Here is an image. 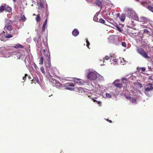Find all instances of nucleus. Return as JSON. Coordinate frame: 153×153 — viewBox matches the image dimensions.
Masks as SVG:
<instances>
[{"mask_svg": "<svg viewBox=\"0 0 153 153\" xmlns=\"http://www.w3.org/2000/svg\"><path fill=\"white\" fill-rule=\"evenodd\" d=\"M7 30V31H6V32L4 31H3V34H2V36L4 38H10L13 36V35H10L9 34L10 31H11L13 29V27L11 25H9L7 26L6 28Z\"/></svg>", "mask_w": 153, "mask_h": 153, "instance_id": "nucleus-1", "label": "nucleus"}, {"mask_svg": "<svg viewBox=\"0 0 153 153\" xmlns=\"http://www.w3.org/2000/svg\"><path fill=\"white\" fill-rule=\"evenodd\" d=\"M126 12L128 16L131 18L135 19L137 15L135 12L131 8H127L126 9Z\"/></svg>", "mask_w": 153, "mask_h": 153, "instance_id": "nucleus-2", "label": "nucleus"}, {"mask_svg": "<svg viewBox=\"0 0 153 153\" xmlns=\"http://www.w3.org/2000/svg\"><path fill=\"white\" fill-rule=\"evenodd\" d=\"M98 74L95 72H91L88 74L87 77L88 79L91 80H94L97 77Z\"/></svg>", "mask_w": 153, "mask_h": 153, "instance_id": "nucleus-3", "label": "nucleus"}, {"mask_svg": "<svg viewBox=\"0 0 153 153\" xmlns=\"http://www.w3.org/2000/svg\"><path fill=\"white\" fill-rule=\"evenodd\" d=\"M137 52L144 58L146 59H149L150 57L148 56L144 50L142 48H138L137 49Z\"/></svg>", "mask_w": 153, "mask_h": 153, "instance_id": "nucleus-4", "label": "nucleus"}, {"mask_svg": "<svg viewBox=\"0 0 153 153\" xmlns=\"http://www.w3.org/2000/svg\"><path fill=\"white\" fill-rule=\"evenodd\" d=\"M145 89V93L147 95V92L153 89V85L152 84H149L146 85L144 87Z\"/></svg>", "mask_w": 153, "mask_h": 153, "instance_id": "nucleus-5", "label": "nucleus"}, {"mask_svg": "<svg viewBox=\"0 0 153 153\" xmlns=\"http://www.w3.org/2000/svg\"><path fill=\"white\" fill-rule=\"evenodd\" d=\"M135 20L140 22H145L148 20V19L145 17L141 16L139 18L137 16Z\"/></svg>", "mask_w": 153, "mask_h": 153, "instance_id": "nucleus-6", "label": "nucleus"}, {"mask_svg": "<svg viewBox=\"0 0 153 153\" xmlns=\"http://www.w3.org/2000/svg\"><path fill=\"white\" fill-rule=\"evenodd\" d=\"M67 87L65 88L66 89L70 90L71 91L74 90V88L73 87H71L69 86L74 87L75 86V84L73 83H68L67 84Z\"/></svg>", "mask_w": 153, "mask_h": 153, "instance_id": "nucleus-7", "label": "nucleus"}, {"mask_svg": "<svg viewBox=\"0 0 153 153\" xmlns=\"http://www.w3.org/2000/svg\"><path fill=\"white\" fill-rule=\"evenodd\" d=\"M73 81L74 82L79 85H82L84 83V82L82 81V80L80 79H77L76 78H74V79Z\"/></svg>", "mask_w": 153, "mask_h": 153, "instance_id": "nucleus-8", "label": "nucleus"}, {"mask_svg": "<svg viewBox=\"0 0 153 153\" xmlns=\"http://www.w3.org/2000/svg\"><path fill=\"white\" fill-rule=\"evenodd\" d=\"M120 81V80L119 79L116 80L114 81L113 83L116 87L119 88H121L122 87V84L117 83V82H119Z\"/></svg>", "mask_w": 153, "mask_h": 153, "instance_id": "nucleus-9", "label": "nucleus"}, {"mask_svg": "<svg viewBox=\"0 0 153 153\" xmlns=\"http://www.w3.org/2000/svg\"><path fill=\"white\" fill-rule=\"evenodd\" d=\"M95 3L99 7L101 8V9L102 8V2L99 0H96L95 1Z\"/></svg>", "mask_w": 153, "mask_h": 153, "instance_id": "nucleus-10", "label": "nucleus"}, {"mask_svg": "<svg viewBox=\"0 0 153 153\" xmlns=\"http://www.w3.org/2000/svg\"><path fill=\"white\" fill-rule=\"evenodd\" d=\"M115 36L114 35H111L108 38V42H113L114 40V38Z\"/></svg>", "mask_w": 153, "mask_h": 153, "instance_id": "nucleus-11", "label": "nucleus"}, {"mask_svg": "<svg viewBox=\"0 0 153 153\" xmlns=\"http://www.w3.org/2000/svg\"><path fill=\"white\" fill-rule=\"evenodd\" d=\"M72 33L73 36H76L79 34V31L77 29H75L73 31Z\"/></svg>", "mask_w": 153, "mask_h": 153, "instance_id": "nucleus-12", "label": "nucleus"}, {"mask_svg": "<svg viewBox=\"0 0 153 153\" xmlns=\"http://www.w3.org/2000/svg\"><path fill=\"white\" fill-rule=\"evenodd\" d=\"M11 56V53L8 52L3 53V56L4 57H9Z\"/></svg>", "mask_w": 153, "mask_h": 153, "instance_id": "nucleus-13", "label": "nucleus"}, {"mask_svg": "<svg viewBox=\"0 0 153 153\" xmlns=\"http://www.w3.org/2000/svg\"><path fill=\"white\" fill-rule=\"evenodd\" d=\"M4 6L6 7L5 8V10L7 11L9 13L11 12L12 11V9L11 7L8 6L7 5H4Z\"/></svg>", "mask_w": 153, "mask_h": 153, "instance_id": "nucleus-14", "label": "nucleus"}, {"mask_svg": "<svg viewBox=\"0 0 153 153\" xmlns=\"http://www.w3.org/2000/svg\"><path fill=\"white\" fill-rule=\"evenodd\" d=\"M6 24H5V28H6L7 26L8 25H9L11 24H12V22L9 20L8 19H6L5 20Z\"/></svg>", "mask_w": 153, "mask_h": 153, "instance_id": "nucleus-15", "label": "nucleus"}, {"mask_svg": "<svg viewBox=\"0 0 153 153\" xmlns=\"http://www.w3.org/2000/svg\"><path fill=\"white\" fill-rule=\"evenodd\" d=\"M125 18L126 16L125 14H122L120 16L119 19L122 22H123L125 20Z\"/></svg>", "mask_w": 153, "mask_h": 153, "instance_id": "nucleus-16", "label": "nucleus"}, {"mask_svg": "<svg viewBox=\"0 0 153 153\" xmlns=\"http://www.w3.org/2000/svg\"><path fill=\"white\" fill-rule=\"evenodd\" d=\"M47 18L45 20L44 23V24L43 25V26L42 27V30L43 31H44L45 30V29L46 28V24L47 23Z\"/></svg>", "mask_w": 153, "mask_h": 153, "instance_id": "nucleus-17", "label": "nucleus"}, {"mask_svg": "<svg viewBox=\"0 0 153 153\" xmlns=\"http://www.w3.org/2000/svg\"><path fill=\"white\" fill-rule=\"evenodd\" d=\"M44 54L46 58V59L48 60L49 61V60H50V54L49 53L47 52L46 53H45Z\"/></svg>", "mask_w": 153, "mask_h": 153, "instance_id": "nucleus-18", "label": "nucleus"}, {"mask_svg": "<svg viewBox=\"0 0 153 153\" xmlns=\"http://www.w3.org/2000/svg\"><path fill=\"white\" fill-rule=\"evenodd\" d=\"M92 100H93L94 102H96L97 104H98L100 106H101V102L100 101H97L94 98H92Z\"/></svg>", "mask_w": 153, "mask_h": 153, "instance_id": "nucleus-19", "label": "nucleus"}, {"mask_svg": "<svg viewBox=\"0 0 153 153\" xmlns=\"http://www.w3.org/2000/svg\"><path fill=\"white\" fill-rule=\"evenodd\" d=\"M6 7L4 5H1L0 6V13L2 12L5 10Z\"/></svg>", "mask_w": 153, "mask_h": 153, "instance_id": "nucleus-20", "label": "nucleus"}, {"mask_svg": "<svg viewBox=\"0 0 153 153\" xmlns=\"http://www.w3.org/2000/svg\"><path fill=\"white\" fill-rule=\"evenodd\" d=\"M21 19L23 22H25L26 20V18L24 15L21 14Z\"/></svg>", "mask_w": 153, "mask_h": 153, "instance_id": "nucleus-21", "label": "nucleus"}, {"mask_svg": "<svg viewBox=\"0 0 153 153\" xmlns=\"http://www.w3.org/2000/svg\"><path fill=\"white\" fill-rule=\"evenodd\" d=\"M32 81L33 82H34L35 84H36V83H39V81L38 79L37 78H34V79L32 80Z\"/></svg>", "mask_w": 153, "mask_h": 153, "instance_id": "nucleus-22", "label": "nucleus"}, {"mask_svg": "<svg viewBox=\"0 0 153 153\" xmlns=\"http://www.w3.org/2000/svg\"><path fill=\"white\" fill-rule=\"evenodd\" d=\"M36 20L37 22H38L40 20V17L39 14L37 15L36 17Z\"/></svg>", "mask_w": 153, "mask_h": 153, "instance_id": "nucleus-23", "label": "nucleus"}, {"mask_svg": "<svg viewBox=\"0 0 153 153\" xmlns=\"http://www.w3.org/2000/svg\"><path fill=\"white\" fill-rule=\"evenodd\" d=\"M98 78V79L99 80H100L101 81H103L104 79L103 77L101 76L100 75L98 74L97 76Z\"/></svg>", "mask_w": 153, "mask_h": 153, "instance_id": "nucleus-24", "label": "nucleus"}, {"mask_svg": "<svg viewBox=\"0 0 153 153\" xmlns=\"http://www.w3.org/2000/svg\"><path fill=\"white\" fill-rule=\"evenodd\" d=\"M78 91L79 93L84 92L85 91L84 89L82 88H79Z\"/></svg>", "mask_w": 153, "mask_h": 153, "instance_id": "nucleus-25", "label": "nucleus"}, {"mask_svg": "<svg viewBox=\"0 0 153 153\" xmlns=\"http://www.w3.org/2000/svg\"><path fill=\"white\" fill-rule=\"evenodd\" d=\"M147 8L149 10L153 13V7L151 6H148Z\"/></svg>", "mask_w": 153, "mask_h": 153, "instance_id": "nucleus-26", "label": "nucleus"}, {"mask_svg": "<svg viewBox=\"0 0 153 153\" xmlns=\"http://www.w3.org/2000/svg\"><path fill=\"white\" fill-rule=\"evenodd\" d=\"M43 58L42 56L41 57L40 59V62L39 63V64H41V65H42L43 64Z\"/></svg>", "mask_w": 153, "mask_h": 153, "instance_id": "nucleus-27", "label": "nucleus"}, {"mask_svg": "<svg viewBox=\"0 0 153 153\" xmlns=\"http://www.w3.org/2000/svg\"><path fill=\"white\" fill-rule=\"evenodd\" d=\"M106 97L107 98H111L112 97L111 94L106 93Z\"/></svg>", "mask_w": 153, "mask_h": 153, "instance_id": "nucleus-28", "label": "nucleus"}, {"mask_svg": "<svg viewBox=\"0 0 153 153\" xmlns=\"http://www.w3.org/2000/svg\"><path fill=\"white\" fill-rule=\"evenodd\" d=\"M33 65L36 71H38L39 70V68L35 63H34Z\"/></svg>", "mask_w": 153, "mask_h": 153, "instance_id": "nucleus-29", "label": "nucleus"}, {"mask_svg": "<svg viewBox=\"0 0 153 153\" xmlns=\"http://www.w3.org/2000/svg\"><path fill=\"white\" fill-rule=\"evenodd\" d=\"M99 22L102 24H105V21L104 19H100L99 20Z\"/></svg>", "mask_w": 153, "mask_h": 153, "instance_id": "nucleus-30", "label": "nucleus"}, {"mask_svg": "<svg viewBox=\"0 0 153 153\" xmlns=\"http://www.w3.org/2000/svg\"><path fill=\"white\" fill-rule=\"evenodd\" d=\"M40 70L42 73L43 74H45V71L43 67H41L40 68Z\"/></svg>", "mask_w": 153, "mask_h": 153, "instance_id": "nucleus-31", "label": "nucleus"}, {"mask_svg": "<svg viewBox=\"0 0 153 153\" xmlns=\"http://www.w3.org/2000/svg\"><path fill=\"white\" fill-rule=\"evenodd\" d=\"M131 102L133 103L136 104L137 103V101L136 100L134 99H131Z\"/></svg>", "mask_w": 153, "mask_h": 153, "instance_id": "nucleus-32", "label": "nucleus"}, {"mask_svg": "<svg viewBox=\"0 0 153 153\" xmlns=\"http://www.w3.org/2000/svg\"><path fill=\"white\" fill-rule=\"evenodd\" d=\"M22 45L19 44H18L14 46V47L16 48H19L22 47Z\"/></svg>", "mask_w": 153, "mask_h": 153, "instance_id": "nucleus-33", "label": "nucleus"}, {"mask_svg": "<svg viewBox=\"0 0 153 153\" xmlns=\"http://www.w3.org/2000/svg\"><path fill=\"white\" fill-rule=\"evenodd\" d=\"M86 42L87 43V46L88 47V48H89V45H90V42L88 41L87 39H86Z\"/></svg>", "mask_w": 153, "mask_h": 153, "instance_id": "nucleus-34", "label": "nucleus"}, {"mask_svg": "<svg viewBox=\"0 0 153 153\" xmlns=\"http://www.w3.org/2000/svg\"><path fill=\"white\" fill-rule=\"evenodd\" d=\"M122 59H121L122 60L121 61V63L122 65H124L126 62V61L124 60V58H122Z\"/></svg>", "mask_w": 153, "mask_h": 153, "instance_id": "nucleus-35", "label": "nucleus"}, {"mask_svg": "<svg viewBox=\"0 0 153 153\" xmlns=\"http://www.w3.org/2000/svg\"><path fill=\"white\" fill-rule=\"evenodd\" d=\"M122 81H123V83H126L127 82V79L126 78H123L122 79Z\"/></svg>", "mask_w": 153, "mask_h": 153, "instance_id": "nucleus-36", "label": "nucleus"}, {"mask_svg": "<svg viewBox=\"0 0 153 153\" xmlns=\"http://www.w3.org/2000/svg\"><path fill=\"white\" fill-rule=\"evenodd\" d=\"M116 27L118 30L119 31H120V32H121V29L120 28V27L118 25H117L116 26Z\"/></svg>", "mask_w": 153, "mask_h": 153, "instance_id": "nucleus-37", "label": "nucleus"}, {"mask_svg": "<svg viewBox=\"0 0 153 153\" xmlns=\"http://www.w3.org/2000/svg\"><path fill=\"white\" fill-rule=\"evenodd\" d=\"M122 45L123 46L126 47V44L125 42H123L122 43Z\"/></svg>", "mask_w": 153, "mask_h": 153, "instance_id": "nucleus-38", "label": "nucleus"}, {"mask_svg": "<svg viewBox=\"0 0 153 153\" xmlns=\"http://www.w3.org/2000/svg\"><path fill=\"white\" fill-rule=\"evenodd\" d=\"M109 58V57L108 56H106L103 59V60H104L103 62H104V60L106 59V60H107Z\"/></svg>", "mask_w": 153, "mask_h": 153, "instance_id": "nucleus-39", "label": "nucleus"}, {"mask_svg": "<svg viewBox=\"0 0 153 153\" xmlns=\"http://www.w3.org/2000/svg\"><path fill=\"white\" fill-rule=\"evenodd\" d=\"M94 20L95 22H98V19L96 16H94L93 19Z\"/></svg>", "mask_w": 153, "mask_h": 153, "instance_id": "nucleus-40", "label": "nucleus"}, {"mask_svg": "<svg viewBox=\"0 0 153 153\" xmlns=\"http://www.w3.org/2000/svg\"><path fill=\"white\" fill-rule=\"evenodd\" d=\"M137 85L140 88H141L142 87V84L139 82H138Z\"/></svg>", "mask_w": 153, "mask_h": 153, "instance_id": "nucleus-41", "label": "nucleus"}, {"mask_svg": "<svg viewBox=\"0 0 153 153\" xmlns=\"http://www.w3.org/2000/svg\"><path fill=\"white\" fill-rule=\"evenodd\" d=\"M116 16L117 18H120V15L119 13H117L116 14Z\"/></svg>", "mask_w": 153, "mask_h": 153, "instance_id": "nucleus-42", "label": "nucleus"}, {"mask_svg": "<svg viewBox=\"0 0 153 153\" xmlns=\"http://www.w3.org/2000/svg\"><path fill=\"white\" fill-rule=\"evenodd\" d=\"M140 69H141L142 71H145L146 70L145 68L144 67L140 68Z\"/></svg>", "mask_w": 153, "mask_h": 153, "instance_id": "nucleus-43", "label": "nucleus"}, {"mask_svg": "<svg viewBox=\"0 0 153 153\" xmlns=\"http://www.w3.org/2000/svg\"><path fill=\"white\" fill-rule=\"evenodd\" d=\"M39 5L41 8H43V5L41 2L39 3Z\"/></svg>", "mask_w": 153, "mask_h": 153, "instance_id": "nucleus-44", "label": "nucleus"}, {"mask_svg": "<svg viewBox=\"0 0 153 153\" xmlns=\"http://www.w3.org/2000/svg\"><path fill=\"white\" fill-rule=\"evenodd\" d=\"M149 31L146 30V29H145L144 30V32L145 33H149Z\"/></svg>", "mask_w": 153, "mask_h": 153, "instance_id": "nucleus-45", "label": "nucleus"}, {"mask_svg": "<svg viewBox=\"0 0 153 153\" xmlns=\"http://www.w3.org/2000/svg\"><path fill=\"white\" fill-rule=\"evenodd\" d=\"M126 98L127 99H130V97L129 96H126Z\"/></svg>", "mask_w": 153, "mask_h": 153, "instance_id": "nucleus-46", "label": "nucleus"}, {"mask_svg": "<svg viewBox=\"0 0 153 153\" xmlns=\"http://www.w3.org/2000/svg\"><path fill=\"white\" fill-rule=\"evenodd\" d=\"M113 61L115 62H117V59H114L113 60Z\"/></svg>", "mask_w": 153, "mask_h": 153, "instance_id": "nucleus-47", "label": "nucleus"}, {"mask_svg": "<svg viewBox=\"0 0 153 153\" xmlns=\"http://www.w3.org/2000/svg\"><path fill=\"white\" fill-rule=\"evenodd\" d=\"M27 76V74H25V77H23V79H24V80H25V78H26V76Z\"/></svg>", "mask_w": 153, "mask_h": 153, "instance_id": "nucleus-48", "label": "nucleus"}, {"mask_svg": "<svg viewBox=\"0 0 153 153\" xmlns=\"http://www.w3.org/2000/svg\"><path fill=\"white\" fill-rule=\"evenodd\" d=\"M45 51H45V49H43V52H45Z\"/></svg>", "mask_w": 153, "mask_h": 153, "instance_id": "nucleus-49", "label": "nucleus"}, {"mask_svg": "<svg viewBox=\"0 0 153 153\" xmlns=\"http://www.w3.org/2000/svg\"><path fill=\"white\" fill-rule=\"evenodd\" d=\"M110 123H111L112 122L111 120H109L108 121Z\"/></svg>", "mask_w": 153, "mask_h": 153, "instance_id": "nucleus-50", "label": "nucleus"}, {"mask_svg": "<svg viewBox=\"0 0 153 153\" xmlns=\"http://www.w3.org/2000/svg\"><path fill=\"white\" fill-rule=\"evenodd\" d=\"M13 1H14V2H16V0H13Z\"/></svg>", "mask_w": 153, "mask_h": 153, "instance_id": "nucleus-51", "label": "nucleus"}, {"mask_svg": "<svg viewBox=\"0 0 153 153\" xmlns=\"http://www.w3.org/2000/svg\"><path fill=\"white\" fill-rule=\"evenodd\" d=\"M139 93H140V94L142 93V92L141 91H140Z\"/></svg>", "mask_w": 153, "mask_h": 153, "instance_id": "nucleus-52", "label": "nucleus"}, {"mask_svg": "<svg viewBox=\"0 0 153 153\" xmlns=\"http://www.w3.org/2000/svg\"><path fill=\"white\" fill-rule=\"evenodd\" d=\"M135 1H139V0H135Z\"/></svg>", "mask_w": 153, "mask_h": 153, "instance_id": "nucleus-53", "label": "nucleus"}, {"mask_svg": "<svg viewBox=\"0 0 153 153\" xmlns=\"http://www.w3.org/2000/svg\"><path fill=\"white\" fill-rule=\"evenodd\" d=\"M33 16H35V15H36L35 14H33Z\"/></svg>", "mask_w": 153, "mask_h": 153, "instance_id": "nucleus-54", "label": "nucleus"}]
</instances>
